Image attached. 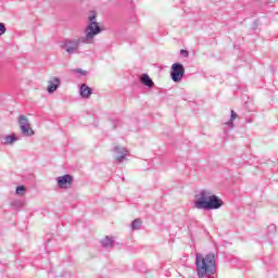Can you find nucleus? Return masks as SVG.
<instances>
[{"label":"nucleus","mask_w":278,"mask_h":278,"mask_svg":"<svg viewBox=\"0 0 278 278\" xmlns=\"http://www.w3.org/2000/svg\"><path fill=\"white\" fill-rule=\"evenodd\" d=\"M89 24L85 28V37H75L63 39L60 43V48L67 52L68 55H75L79 53V48L81 45H92L94 36L101 34V26L97 23V15L92 13L88 17Z\"/></svg>","instance_id":"obj_1"},{"label":"nucleus","mask_w":278,"mask_h":278,"mask_svg":"<svg viewBox=\"0 0 278 278\" xmlns=\"http://www.w3.org/2000/svg\"><path fill=\"white\" fill-rule=\"evenodd\" d=\"M222 205H225L223 200L207 189H202L195 194L194 207L197 210H220Z\"/></svg>","instance_id":"obj_2"},{"label":"nucleus","mask_w":278,"mask_h":278,"mask_svg":"<svg viewBox=\"0 0 278 278\" xmlns=\"http://www.w3.org/2000/svg\"><path fill=\"white\" fill-rule=\"evenodd\" d=\"M195 271L199 278H211L216 273V255L195 254Z\"/></svg>","instance_id":"obj_3"},{"label":"nucleus","mask_w":278,"mask_h":278,"mask_svg":"<svg viewBox=\"0 0 278 278\" xmlns=\"http://www.w3.org/2000/svg\"><path fill=\"white\" fill-rule=\"evenodd\" d=\"M184 75H186V67H184V64L174 63L172 65L170 77L175 84H179V81L184 79Z\"/></svg>","instance_id":"obj_4"},{"label":"nucleus","mask_w":278,"mask_h":278,"mask_svg":"<svg viewBox=\"0 0 278 278\" xmlns=\"http://www.w3.org/2000/svg\"><path fill=\"white\" fill-rule=\"evenodd\" d=\"M18 125L23 136H26L27 138H30V136H34L35 132H34V129L29 127V118H27V116L20 115Z\"/></svg>","instance_id":"obj_5"},{"label":"nucleus","mask_w":278,"mask_h":278,"mask_svg":"<svg viewBox=\"0 0 278 278\" xmlns=\"http://www.w3.org/2000/svg\"><path fill=\"white\" fill-rule=\"evenodd\" d=\"M114 153L116 162L121 164L124 160H127V155H129V150L125 147L115 146Z\"/></svg>","instance_id":"obj_6"},{"label":"nucleus","mask_w":278,"mask_h":278,"mask_svg":"<svg viewBox=\"0 0 278 278\" xmlns=\"http://www.w3.org/2000/svg\"><path fill=\"white\" fill-rule=\"evenodd\" d=\"M59 188H66L67 186H73V176L66 174L56 178Z\"/></svg>","instance_id":"obj_7"},{"label":"nucleus","mask_w":278,"mask_h":278,"mask_svg":"<svg viewBox=\"0 0 278 278\" xmlns=\"http://www.w3.org/2000/svg\"><path fill=\"white\" fill-rule=\"evenodd\" d=\"M58 88H60V78L53 77L51 80L48 81L47 91L49 92V94H53V92H55Z\"/></svg>","instance_id":"obj_8"},{"label":"nucleus","mask_w":278,"mask_h":278,"mask_svg":"<svg viewBox=\"0 0 278 278\" xmlns=\"http://www.w3.org/2000/svg\"><path fill=\"white\" fill-rule=\"evenodd\" d=\"M79 94L83 97V99H90L92 94V89L88 87V85L83 84L79 89Z\"/></svg>","instance_id":"obj_9"},{"label":"nucleus","mask_w":278,"mask_h":278,"mask_svg":"<svg viewBox=\"0 0 278 278\" xmlns=\"http://www.w3.org/2000/svg\"><path fill=\"white\" fill-rule=\"evenodd\" d=\"M140 81L143 86H147V88H154L155 83H153V79L149 76V74H142L140 76Z\"/></svg>","instance_id":"obj_10"},{"label":"nucleus","mask_w":278,"mask_h":278,"mask_svg":"<svg viewBox=\"0 0 278 278\" xmlns=\"http://www.w3.org/2000/svg\"><path fill=\"white\" fill-rule=\"evenodd\" d=\"M18 141V137L16 135H8L1 140L2 144H14V142Z\"/></svg>","instance_id":"obj_11"},{"label":"nucleus","mask_w":278,"mask_h":278,"mask_svg":"<svg viewBox=\"0 0 278 278\" xmlns=\"http://www.w3.org/2000/svg\"><path fill=\"white\" fill-rule=\"evenodd\" d=\"M101 244L104 249H112L114 247V239L110 237H105L102 241Z\"/></svg>","instance_id":"obj_12"},{"label":"nucleus","mask_w":278,"mask_h":278,"mask_svg":"<svg viewBox=\"0 0 278 278\" xmlns=\"http://www.w3.org/2000/svg\"><path fill=\"white\" fill-rule=\"evenodd\" d=\"M236 118H238V114H236L235 111H231L230 121L226 123L230 129H233V121H236Z\"/></svg>","instance_id":"obj_13"},{"label":"nucleus","mask_w":278,"mask_h":278,"mask_svg":"<svg viewBox=\"0 0 278 278\" xmlns=\"http://www.w3.org/2000/svg\"><path fill=\"white\" fill-rule=\"evenodd\" d=\"M140 227H142V220H140V218L134 219L131 223V229L138 230Z\"/></svg>","instance_id":"obj_14"},{"label":"nucleus","mask_w":278,"mask_h":278,"mask_svg":"<svg viewBox=\"0 0 278 278\" xmlns=\"http://www.w3.org/2000/svg\"><path fill=\"white\" fill-rule=\"evenodd\" d=\"M25 190H27L25 188V186H18L15 190L16 194H25Z\"/></svg>","instance_id":"obj_15"},{"label":"nucleus","mask_w":278,"mask_h":278,"mask_svg":"<svg viewBox=\"0 0 278 278\" xmlns=\"http://www.w3.org/2000/svg\"><path fill=\"white\" fill-rule=\"evenodd\" d=\"M267 230L269 233H276L277 232V226L275 224H271L267 227Z\"/></svg>","instance_id":"obj_16"},{"label":"nucleus","mask_w":278,"mask_h":278,"mask_svg":"<svg viewBox=\"0 0 278 278\" xmlns=\"http://www.w3.org/2000/svg\"><path fill=\"white\" fill-rule=\"evenodd\" d=\"M8 29L5 28V24L0 23V36H3Z\"/></svg>","instance_id":"obj_17"},{"label":"nucleus","mask_w":278,"mask_h":278,"mask_svg":"<svg viewBox=\"0 0 278 278\" xmlns=\"http://www.w3.org/2000/svg\"><path fill=\"white\" fill-rule=\"evenodd\" d=\"M180 55H182L184 58H188L189 53L187 50H180Z\"/></svg>","instance_id":"obj_18"},{"label":"nucleus","mask_w":278,"mask_h":278,"mask_svg":"<svg viewBox=\"0 0 278 278\" xmlns=\"http://www.w3.org/2000/svg\"><path fill=\"white\" fill-rule=\"evenodd\" d=\"M75 73H80V75H86V71H84L81 68L75 70Z\"/></svg>","instance_id":"obj_19"}]
</instances>
